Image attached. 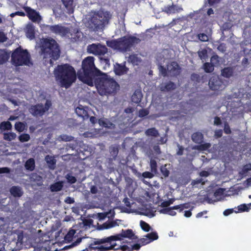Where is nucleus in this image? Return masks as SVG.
<instances>
[{"mask_svg": "<svg viewBox=\"0 0 251 251\" xmlns=\"http://www.w3.org/2000/svg\"><path fill=\"white\" fill-rule=\"evenodd\" d=\"M143 97L142 94L140 91L136 90L131 97V100L133 103H139Z\"/></svg>", "mask_w": 251, "mask_h": 251, "instance_id": "19", "label": "nucleus"}, {"mask_svg": "<svg viewBox=\"0 0 251 251\" xmlns=\"http://www.w3.org/2000/svg\"><path fill=\"white\" fill-rule=\"evenodd\" d=\"M199 57L201 60H205L207 57V51L205 49H203L198 51Z\"/></svg>", "mask_w": 251, "mask_h": 251, "instance_id": "44", "label": "nucleus"}, {"mask_svg": "<svg viewBox=\"0 0 251 251\" xmlns=\"http://www.w3.org/2000/svg\"><path fill=\"white\" fill-rule=\"evenodd\" d=\"M128 69L125 65H118L115 68V73L118 75H122L127 73Z\"/></svg>", "mask_w": 251, "mask_h": 251, "instance_id": "25", "label": "nucleus"}, {"mask_svg": "<svg viewBox=\"0 0 251 251\" xmlns=\"http://www.w3.org/2000/svg\"><path fill=\"white\" fill-rule=\"evenodd\" d=\"M208 84L210 89L213 91H221L224 88L223 82L218 77L213 76L211 77Z\"/></svg>", "mask_w": 251, "mask_h": 251, "instance_id": "11", "label": "nucleus"}, {"mask_svg": "<svg viewBox=\"0 0 251 251\" xmlns=\"http://www.w3.org/2000/svg\"><path fill=\"white\" fill-rule=\"evenodd\" d=\"M191 137L192 141L196 143L201 144L203 142V136L201 132H196L194 133Z\"/></svg>", "mask_w": 251, "mask_h": 251, "instance_id": "20", "label": "nucleus"}, {"mask_svg": "<svg viewBox=\"0 0 251 251\" xmlns=\"http://www.w3.org/2000/svg\"><path fill=\"white\" fill-rule=\"evenodd\" d=\"M15 129L21 132L23 131L25 128V125L21 122H16L15 124Z\"/></svg>", "mask_w": 251, "mask_h": 251, "instance_id": "39", "label": "nucleus"}, {"mask_svg": "<svg viewBox=\"0 0 251 251\" xmlns=\"http://www.w3.org/2000/svg\"><path fill=\"white\" fill-rule=\"evenodd\" d=\"M46 27L50 32L56 34H59L62 36H69V34L70 33L69 28L59 25H47Z\"/></svg>", "mask_w": 251, "mask_h": 251, "instance_id": "10", "label": "nucleus"}, {"mask_svg": "<svg viewBox=\"0 0 251 251\" xmlns=\"http://www.w3.org/2000/svg\"><path fill=\"white\" fill-rule=\"evenodd\" d=\"M146 134L149 136L157 137L159 135L158 130L154 127L148 129L146 131Z\"/></svg>", "mask_w": 251, "mask_h": 251, "instance_id": "31", "label": "nucleus"}, {"mask_svg": "<svg viewBox=\"0 0 251 251\" xmlns=\"http://www.w3.org/2000/svg\"><path fill=\"white\" fill-rule=\"evenodd\" d=\"M150 165L151 171L155 174H157V164L156 160L154 159L150 160Z\"/></svg>", "mask_w": 251, "mask_h": 251, "instance_id": "34", "label": "nucleus"}, {"mask_svg": "<svg viewBox=\"0 0 251 251\" xmlns=\"http://www.w3.org/2000/svg\"><path fill=\"white\" fill-rule=\"evenodd\" d=\"M9 53L5 49H0V65L6 63L9 58Z\"/></svg>", "mask_w": 251, "mask_h": 251, "instance_id": "17", "label": "nucleus"}, {"mask_svg": "<svg viewBox=\"0 0 251 251\" xmlns=\"http://www.w3.org/2000/svg\"><path fill=\"white\" fill-rule=\"evenodd\" d=\"M128 60L133 64H137L140 62V60L137 56V54L130 55L128 57Z\"/></svg>", "mask_w": 251, "mask_h": 251, "instance_id": "46", "label": "nucleus"}, {"mask_svg": "<svg viewBox=\"0 0 251 251\" xmlns=\"http://www.w3.org/2000/svg\"><path fill=\"white\" fill-rule=\"evenodd\" d=\"M71 39L73 41H79L81 38L82 33L80 32L78 29L74 28L73 30H70Z\"/></svg>", "mask_w": 251, "mask_h": 251, "instance_id": "18", "label": "nucleus"}, {"mask_svg": "<svg viewBox=\"0 0 251 251\" xmlns=\"http://www.w3.org/2000/svg\"><path fill=\"white\" fill-rule=\"evenodd\" d=\"M10 193L15 198H20L24 194L22 189L18 186H12L10 189Z\"/></svg>", "mask_w": 251, "mask_h": 251, "instance_id": "16", "label": "nucleus"}, {"mask_svg": "<svg viewBox=\"0 0 251 251\" xmlns=\"http://www.w3.org/2000/svg\"><path fill=\"white\" fill-rule=\"evenodd\" d=\"M121 221V220H116L115 221H112L109 222H107L104 223L102 226L105 229H108L111 227H115L116 226H117L119 225L118 223H117V221Z\"/></svg>", "mask_w": 251, "mask_h": 251, "instance_id": "30", "label": "nucleus"}, {"mask_svg": "<svg viewBox=\"0 0 251 251\" xmlns=\"http://www.w3.org/2000/svg\"><path fill=\"white\" fill-rule=\"evenodd\" d=\"M30 138V135L27 133H23L19 136V139L21 142H27Z\"/></svg>", "mask_w": 251, "mask_h": 251, "instance_id": "45", "label": "nucleus"}, {"mask_svg": "<svg viewBox=\"0 0 251 251\" xmlns=\"http://www.w3.org/2000/svg\"><path fill=\"white\" fill-rule=\"evenodd\" d=\"M251 171V163H248L243 165L242 170L239 172V174L241 176H246L247 173Z\"/></svg>", "mask_w": 251, "mask_h": 251, "instance_id": "29", "label": "nucleus"}, {"mask_svg": "<svg viewBox=\"0 0 251 251\" xmlns=\"http://www.w3.org/2000/svg\"><path fill=\"white\" fill-rule=\"evenodd\" d=\"M122 238H127L135 240L138 239L137 236L135 235L132 229H122L121 233L97 239L96 241H95V244H101L99 249L100 250V251L116 250L118 249L115 248L117 244L114 242L121 240Z\"/></svg>", "mask_w": 251, "mask_h": 251, "instance_id": "2", "label": "nucleus"}, {"mask_svg": "<svg viewBox=\"0 0 251 251\" xmlns=\"http://www.w3.org/2000/svg\"><path fill=\"white\" fill-rule=\"evenodd\" d=\"M88 110L89 108L87 106H83L82 105L79 104L75 108V111L78 116L82 118L85 120L89 118Z\"/></svg>", "mask_w": 251, "mask_h": 251, "instance_id": "13", "label": "nucleus"}, {"mask_svg": "<svg viewBox=\"0 0 251 251\" xmlns=\"http://www.w3.org/2000/svg\"><path fill=\"white\" fill-rule=\"evenodd\" d=\"M181 68L176 61H172L167 64L168 74L171 76H177L180 74Z\"/></svg>", "mask_w": 251, "mask_h": 251, "instance_id": "12", "label": "nucleus"}, {"mask_svg": "<svg viewBox=\"0 0 251 251\" xmlns=\"http://www.w3.org/2000/svg\"><path fill=\"white\" fill-rule=\"evenodd\" d=\"M16 137V134L14 132H9L4 133L3 135V138L4 140L11 141L14 140Z\"/></svg>", "mask_w": 251, "mask_h": 251, "instance_id": "37", "label": "nucleus"}, {"mask_svg": "<svg viewBox=\"0 0 251 251\" xmlns=\"http://www.w3.org/2000/svg\"><path fill=\"white\" fill-rule=\"evenodd\" d=\"M106 45L111 48L119 50V39L107 41Z\"/></svg>", "mask_w": 251, "mask_h": 251, "instance_id": "28", "label": "nucleus"}, {"mask_svg": "<svg viewBox=\"0 0 251 251\" xmlns=\"http://www.w3.org/2000/svg\"><path fill=\"white\" fill-rule=\"evenodd\" d=\"M11 61L16 67L28 65L30 63V55L26 50H23L20 47L12 52Z\"/></svg>", "mask_w": 251, "mask_h": 251, "instance_id": "6", "label": "nucleus"}, {"mask_svg": "<svg viewBox=\"0 0 251 251\" xmlns=\"http://www.w3.org/2000/svg\"><path fill=\"white\" fill-rule=\"evenodd\" d=\"M60 137L62 140L65 141H71L74 139V137L72 136H68L67 135H61Z\"/></svg>", "mask_w": 251, "mask_h": 251, "instance_id": "59", "label": "nucleus"}, {"mask_svg": "<svg viewBox=\"0 0 251 251\" xmlns=\"http://www.w3.org/2000/svg\"><path fill=\"white\" fill-rule=\"evenodd\" d=\"M178 150L176 152V154L180 156L183 154L184 148L180 146L179 144H177Z\"/></svg>", "mask_w": 251, "mask_h": 251, "instance_id": "61", "label": "nucleus"}, {"mask_svg": "<svg viewBox=\"0 0 251 251\" xmlns=\"http://www.w3.org/2000/svg\"><path fill=\"white\" fill-rule=\"evenodd\" d=\"M176 88V84L172 81H169L167 83L165 84L164 87L161 88L162 91H170L172 90H174Z\"/></svg>", "mask_w": 251, "mask_h": 251, "instance_id": "26", "label": "nucleus"}, {"mask_svg": "<svg viewBox=\"0 0 251 251\" xmlns=\"http://www.w3.org/2000/svg\"><path fill=\"white\" fill-rule=\"evenodd\" d=\"M138 242L140 243V244L142 246L147 245L150 243L148 238H147V237L146 238H143L140 239L139 240H138Z\"/></svg>", "mask_w": 251, "mask_h": 251, "instance_id": "60", "label": "nucleus"}, {"mask_svg": "<svg viewBox=\"0 0 251 251\" xmlns=\"http://www.w3.org/2000/svg\"><path fill=\"white\" fill-rule=\"evenodd\" d=\"M111 18L109 12L99 11L94 12L88 21V27L95 31L102 29Z\"/></svg>", "mask_w": 251, "mask_h": 251, "instance_id": "4", "label": "nucleus"}, {"mask_svg": "<svg viewBox=\"0 0 251 251\" xmlns=\"http://www.w3.org/2000/svg\"><path fill=\"white\" fill-rule=\"evenodd\" d=\"M10 172V170L9 168L7 167H2L0 168V174H4V173H9Z\"/></svg>", "mask_w": 251, "mask_h": 251, "instance_id": "64", "label": "nucleus"}, {"mask_svg": "<svg viewBox=\"0 0 251 251\" xmlns=\"http://www.w3.org/2000/svg\"><path fill=\"white\" fill-rule=\"evenodd\" d=\"M190 207L189 203H185L181 204L176 205L173 206V208H175L176 210L179 209V211H182L184 209H187Z\"/></svg>", "mask_w": 251, "mask_h": 251, "instance_id": "40", "label": "nucleus"}, {"mask_svg": "<svg viewBox=\"0 0 251 251\" xmlns=\"http://www.w3.org/2000/svg\"><path fill=\"white\" fill-rule=\"evenodd\" d=\"M224 132L226 134H229L231 133L230 127L227 122H225L224 124Z\"/></svg>", "mask_w": 251, "mask_h": 251, "instance_id": "57", "label": "nucleus"}, {"mask_svg": "<svg viewBox=\"0 0 251 251\" xmlns=\"http://www.w3.org/2000/svg\"><path fill=\"white\" fill-rule=\"evenodd\" d=\"M203 69L206 73H211L214 71V66L213 64L209 62H205L203 64Z\"/></svg>", "mask_w": 251, "mask_h": 251, "instance_id": "35", "label": "nucleus"}, {"mask_svg": "<svg viewBox=\"0 0 251 251\" xmlns=\"http://www.w3.org/2000/svg\"><path fill=\"white\" fill-rule=\"evenodd\" d=\"M248 205L250 206H251V203L248 204V205H247L246 204H240V205H239L237 207L238 211H235V212L238 213V212H248L250 209V208L248 206Z\"/></svg>", "mask_w": 251, "mask_h": 251, "instance_id": "33", "label": "nucleus"}, {"mask_svg": "<svg viewBox=\"0 0 251 251\" xmlns=\"http://www.w3.org/2000/svg\"><path fill=\"white\" fill-rule=\"evenodd\" d=\"M66 178L68 182L71 184H74L76 182V178L74 176H72L70 174H67L66 176Z\"/></svg>", "mask_w": 251, "mask_h": 251, "instance_id": "55", "label": "nucleus"}, {"mask_svg": "<svg viewBox=\"0 0 251 251\" xmlns=\"http://www.w3.org/2000/svg\"><path fill=\"white\" fill-rule=\"evenodd\" d=\"M45 160L50 167L53 169L56 164V160L53 157L48 155L45 157Z\"/></svg>", "mask_w": 251, "mask_h": 251, "instance_id": "32", "label": "nucleus"}, {"mask_svg": "<svg viewBox=\"0 0 251 251\" xmlns=\"http://www.w3.org/2000/svg\"><path fill=\"white\" fill-rule=\"evenodd\" d=\"M158 69L162 76L165 77L168 75V72L167 70V67L165 68L164 66L160 65L158 66Z\"/></svg>", "mask_w": 251, "mask_h": 251, "instance_id": "50", "label": "nucleus"}, {"mask_svg": "<svg viewBox=\"0 0 251 251\" xmlns=\"http://www.w3.org/2000/svg\"><path fill=\"white\" fill-rule=\"evenodd\" d=\"M146 237L148 238L150 242L157 240L158 238V236L156 232H152L147 234L146 235Z\"/></svg>", "mask_w": 251, "mask_h": 251, "instance_id": "38", "label": "nucleus"}, {"mask_svg": "<svg viewBox=\"0 0 251 251\" xmlns=\"http://www.w3.org/2000/svg\"><path fill=\"white\" fill-rule=\"evenodd\" d=\"M94 61L93 56L86 57L82 60L81 68L77 72L78 78L89 86L95 84L100 95L115 94L119 84L113 79L102 77L103 73L96 67Z\"/></svg>", "mask_w": 251, "mask_h": 251, "instance_id": "1", "label": "nucleus"}, {"mask_svg": "<svg viewBox=\"0 0 251 251\" xmlns=\"http://www.w3.org/2000/svg\"><path fill=\"white\" fill-rule=\"evenodd\" d=\"M63 187V182L59 181L51 184L50 186V189L51 192H58L61 190Z\"/></svg>", "mask_w": 251, "mask_h": 251, "instance_id": "23", "label": "nucleus"}, {"mask_svg": "<svg viewBox=\"0 0 251 251\" xmlns=\"http://www.w3.org/2000/svg\"><path fill=\"white\" fill-rule=\"evenodd\" d=\"M233 74V69L231 67H227L224 68L222 70L221 74L222 76L226 78H229L232 76Z\"/></svg>", "mask_w": 251, "mask_h": 251, "instance_id": "24", "label": "nucleus"}, {"mask_svg": "<svg viewBox=\"0 0 251 251\" xmlns=\"http://www.w3.org/2000/svg\"><path fill=\"white\" fill-rule=\"evenodd\" d=\"M0 127L3 130H9L12 128V125L9 121L3 122L0 124Z\"/></svg>", "mask_w": 251, "mask_h": 251, "instance_id": "42", "label": "nucleus"}, {"mask_svg": "<svg viewBox=\"0 0 251 251\" xmlns=\"http://www.w3.org/2000/svg\"><path fill=\"white\" fill-rule=\"evenodd\" d=\"M88 52L96 55H104L107 51L108 49L105 45L100 43L92 44L87 47Z\"/></svg>", "mask_w": 251, "mask_h": 251, "instance_id": "9", "label": "nucleus"}, {"mask_svg": "<svg viewBox=\"0 0 251 251\" xmlns=\"http://www.w3.org/2000/svg\"><path fill=\"white\" fill-rule=\"evenodd\" d=\"M65 7L68 10L72 9L73 0H62Z\"/></svg>", "mask_w": 251, "mask_h": 251, "instance_id": "49", "label": "nucleus"}, {"mask_svg": "<svg viewBox=\"0 0 251 251\" xmlns=\"http://www.w3.org/2000/svg\"><path fill=\"white\" fill-rule=\"evenodd\" d=\"M23 8L26 13L27 16L30 20L33 22H35L38 20L39 15L35 10L28 6H24Z\"/></svg>", "mask_w": 251, "mask_h": 251, "instance_id": "15", "label": "nucleus"}, {"mask_svg": "<svg viewBox=\"0 0 251 251\" xmlns=\"http://www.w3.org/2000/svg\"><path fill=\"white\" fill-rule=\"evenodd\" d=\"M183 10V8L181 6L174 4L168 5L164 7L163 11L168 15L174 14L176 13H179Z\"/></svg>", "mask_w": 251, "mask_h": 251, "instance_id": "14", "label": "nucleus"}, {"mask_svg": "<svg viewBox=\"0 0 251 251\" xmlns=\"http://www.w3.org/2000/svg\"><path fill=\"white\" fill-rule=\"evenodd\" d=\"M160 171L164 177H168L170 175V171L166 168V165L161 167Z\"/></svg>", "mask_w": 251, "mask_h": 251, "instance_id": "51", "label": "nucleus"}, {"mask_svg": "<svg viewBox=\"0 0 251 251\" xmlns=\"http://www.w3.org/2000/svg\"><path fill=\"white\" fill-rule=\"evenodd\" d=\"M7 39V37L3 32L0 31V43H3Z\"/></svg>", "mask_w": 251, "mask_h": 251, "instance_id": "62", "label": "nucleus"}, {"mask_svg": "<svg viewBox=\"0 0 251 251\" xmlns=\"http://www.w3.org/2000/svg\"><path fill=\"white\" fill-rule=\"evenodd\" d=\"M175 201V199H170L168 201H163L161 204V206L163 207H167L173 204Z\"/></svg>", "mask_w": 251, "mask_h": 251, "instance_id": "52", "label": "nucleus"}, {"mask_svg": "<svg viewBox=\"0 0 251 251\" xmlns=\"http://www.w3.org/2000/svg\"><path fill=\"white\" fill-rule=\"evenodd\" d=\"M51 105V101L47 100L44 105L42 103L31 105L29 108L28 111L34 117H42L49 110Z\"/></svg>", "mask_w": 251, "mask_h": 251, "instance_id": "7", "label": "nucleus"}, {"mask_svg": "<svg viewBox=\"0 0 251 251\" xmlns=\"http://www.w3.org/2000/svg\"><path fill=\"white\" fill-rule=\"evenodd\" d=\"M211 147V144L209 143H206L201 144L197 147V149L200 151H205Z\"/></svg>", "mask_w": 251, "mask_h": 251, "instance_id": "48", "label": "nucleus"}, {"mask_svg": "<svg viewBox=\"0 0 251 251\" xmlns=\"http://www.w3.org/2000/svg\"><path fill=\"white\" fill-rule=\"evenodd\" d=\"M141 228L146 232H148L151 230V227L145 221L141 220L140 222Z\"/></svg>", "mask_w": 251, "mask_h": 251, "instance_id": "41", "label": "nucleus"}, {"mask_svg": "<svg viewBox=\"0 0 251 251\" xmlns=\"http://www.w3.org/2000/svg\"><path fill=\"white\" fill-rule=\"evenodd\" d=\"M25 168L26 170L32 171L35 169V161L33 158L28 159L25 163Z\"/></svg>", "mask_w": 251, "mask_h": 251, "instance_id": "27", "label": "nucleus"}, {"mask_svg": "<svg viewBox=\"0 0 251 251\" xmlns=\"http://www.w3.org/2000/svg\"><path fill=\"white\" fill-rule=\"evenodd\" d=\"M217 49L219 50L224 52L226 50V45L224 43H221L218 46Z\"/></svg>", "mask_w": 251, "mask_h": 251, "instance_id": "63", "label": "nucleus"}, {"mask_svg": "<svg viewBox=\"0 0 251 251\" xmlns=\"http://www.w3.org/2000/svg\"><path fill=\"white\" fill-rule=\"evenodd\" d=\"M154 175L155 174L154 173L151 172H151L146 171L142 173V176L145 178H151L154 176Z\"/></svg>", "mask_w": 251, "mask_h": 251, "instance_id": "54", "label": "nucleus"}, {"mask_svg": "<svg viewBox=\"0 0 251 251\" xmlns=\"http://www.w3.org/2000/svg\"><path fill=\"white\" fill-rule=\"evenodd\" d=\"M75 233V231L74 229H70L67 234L64 237V239L68 242L71 241Z\"/></svg>", "mask_w": 251, "mask_h": 251, "instance_id": "36", "label": "nucleus"}, {"mask_svg": "<svg viewBox=\"0 0 251 251\" xmlns=\"http://www.w3.org/2000/svg\"><path fill=\"white\" fill-rule=\"evenodd\" d=\"M175 209L173 208V206L171 207L166 208L161 210V212H163L164 213H167L171 216H175L176 215V212L173 210Z\"/></svg>", "mask_w": 251, "mask_h": 251, "instance_id": "47", "label": "nucleus"}, {"mask_svg": "<svg viewBox=\"0 0 251 251\" xmlns=\"http://www.w3.org/2000/svg\"><path fill=\"white\" fill-rule=\"evenodd\" d=\"M54 75L62 87H70L76 79L75 70L69 64L58 65L55 69Z\"/></svg>", "mask_w": 251, "mask_h": 251, "instance_id": "3", "label": "nucleus"}, {"mask_svg": "<svg viewBox=\"0 0 251 251\" xmlns=\"http://www.w3.org/2000/svg\"><path fill=\"white\" fill-rule=\"evenodd\" d=\"M42 50L44 53L49 52L51 58L50 63L51 66L53 64V61L57 60L60 57V50L59 45L52 38L44 39Z\"/></svg>", "mask_w": 251, "mask_h": 251, "instance_id": "5", "label": "nucleus"}, {"mask_svg": "<svg viewBox=\"0 0 251 251\" xmlns=\"http://www.w3.org/2000/svg\"><path fill=\"white\" fill-rule=\"evenodd\" d=\"M26 36L30 39H33L35 37L34 27L32 25H27L26 27Z\"/></svg>", "mask_w": 251, "mask_h": 251, "instance_id": "21", "label": "nucleus"}, {"mask_svg": "<svg viewBox=\"0 0 251 251\" xmlns=\"http://www.w3.org/2000/svg\"><path fill=\"white\" fill-rule=\"evenodd\" d=\"M109 214V212L99 213L98 214V218L100 220H103L108 217Z\"/></svg>", "mask_w": 251, "mask_h": 251, "instance_id": "58", "label": "nucleus"}, {"mask_svg": "<svg viewBox=\"0 0 251 251\" xmlns=\"http://www.w3.org/2000/svg\"><path fill=\"white\" fill-rule=\"evenodd\" d=\"M210 61V63L213 64L214 66L218 65L220 64V57L217 54L213 55L211 57Z\"/></svg>", "mask_w": 251, "mask_h": 251, "instance_id": "43", "label": "nucleus"}, {"mask_svg": "<svg viewBox=\"0 0 251 251\" xmlns=\"http://www.w3.org/2000/svg\"><path fill=\"white\" fill-rule=\"evenodd\" d=\"M149 114V110L148 109H141L139 111L138 116L140 118L144 117Z\"/></svg>", "mask_w": 251, "mask_h": 251, "instance_id": "53", "label": "nucleus"}, {"mask_svg": "<svg viewBox=\"0 0 251 251\" xmlns=\"http://www.w3.org/2000/svg\"><path fill=\"white\" fill-rule=\"evenodd\" d=\"M139 41V39L135 36H124L119 39V50L126 51L129 50L135 44L138 43Z\"/></svg>", "mask_w": 251, "mask_h": 251, "instance_id": "8", "label": "nucleus"}, {"mask_svg": "<svg viewBox=\"0 0 251 251\" xmlns=\"http://www.w3.org/2000/svg\"><path fill=\"white\" fill-rule=\"evenodd\" d=\"M119 152V149L117 146L112 145L109 147L110 156L111 160H115Z\"/></svg>", "mask_w": 251, "mask_h": 251, "instance_id": "22", "label": "nucleus"}, {"mask_svg": "<svg viewBox=\"0 0 251 251\" xmlns=\"http://www.w3.org/2000/svg\"><path fill=\"white\" fill-rule=\"evenodd\" d=\"M199 39L202 42H206L208 41V37L205 33H200L198 35Z\"/></svg>", "mask_w": 251, "mask_h": 251, "instance_id": "56", "label": "nucleus"}]
</instances>
